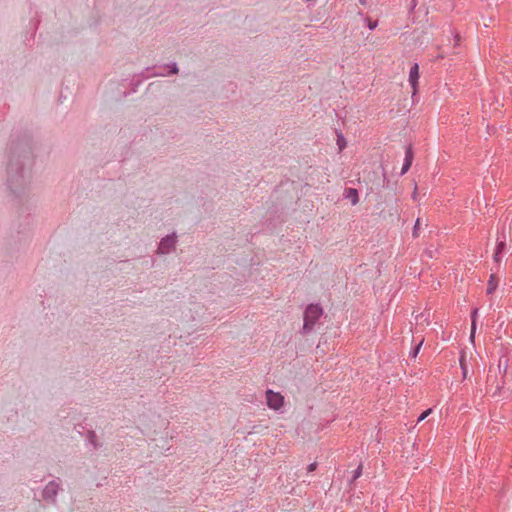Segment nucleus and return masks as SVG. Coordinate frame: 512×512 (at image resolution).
Returning <instances> with one entry per match:
<instances>
[{
  "instance_id": "nucleus-1",
  "label": "nucleus",
  "mask_w": 512,
  "mask_h": 512,
  "mask_svg": "<svg viewBox=\"0 0 512 512\" xmlns=\"http://www.w3.org/2000/svg\"><path fill=\"white\" fill-rule=\"evenodd\" d=\"M323 310L317 304H310L304 311V324H303V333H310L319 318L322 316Z\"/></svg>"
},
{
  "instance_id": "nucleus-3",
  "label": "nucleus",
  "mask_w": 512,
  "mask_h": 512,
  "mask_svg": "<svg viewBox=\"0 0 512 512\" xmlns=\"http://www.w3.org/2000/svg\"><path fill=\"white\" fill-rule=\"evenodd\" d=\"M266 403L270 409L280 410L284 405V397L271 389L266 391Z\"/></svg>"
},
{
  "instance_id": "nucleus-2",
  "label": "nucleus",
  "mask_w": 512,
  "mask_h": 512,
  "mask_svg": "<svg viewBox=\"0 0 512 512\" xmlns=\"http://www.w3.org/2000/svg\"><path fill=\"white\" fill-rule=\"evenodd\" d=\"M61 490V484L59 480H52L46 484L42 491V498L48 503L56 504L57 495Z\"/></svg>"
},
{
  "instance_id": "nucleus-23",
  "label": "nucleus",
  "mask_w": 512,
  "mask_h": 512,
  "mask_svg": "<svg viewBox=\"0 0 512 512\" xmlns=\"http://www.w3.org/2000/svg\"><path fill=\"white\" fill-rule=\"evenodd\" d=\"M150 76H165L166 74L163 71H155L149 74Z\"/></svg>"
},
{
  "instance_id": "nucleus-15",
  "label": "nucleus",
  "mask_w": 512,
  "mask_h": 512,
  "mask_svg": "<svg viewBox=\"0 0 512 512\" xmlns=\"http://www.w3.org/2000/svg\"><path fill=\"white\" fill-rule=\"evenodd\" d=\"M362 475V465L360 464L353 472L352 481H355Z\"/></svg>"
},
{
  "instance_id": "nucleus-7",
  "label": "nucleus",
  "mask_w": 512,
  "mask_h": 512,
  "mask_svg": "<svg viewBox=\"0 0 512 512\" xmlns=\"http://www.w3.org/2000/svg\"><path fill=\"white\" fill-rule=\"evenodd\" d=\"M345 197L350 199L353 205H356L359 202L358 191L354 188H347L345 190Z\"/></svg>"
},
{
  "instance_id": "nucleus-10",
  "label": "nucleus",
  "mask_w": 512,
  "mask_h": 512,
  "mask_svg": "<svg viewBox=\"0 0 512 512\" xmlns=\"http://www.w3.org/2000/svg\"><path fill=\"white\" fill-rule=\"evenodd\" d=\"M20 178L22 179V175H18V174L15 177L12 175L9 177V186H10L11 190H13L14 192H16V189L18 186L17 183Z\"/></svg>"
},
{
  "instance_id": "nucleus-5",
  "label": "nucleus",
  "mask_w": 512,
  "mask_h": 512,
  "mask_svg": "<svg viewBox=\"0 0 512 512\" xmlns=\"http://www.w3.org/2000/svg\"><path fill=\"white\" fill-rule=\"evenodd\" d=\"M413 159H414L413 149H412V146L409 145L406 147V150H405V159H404V163H403V166L401 169V175H404L405 173L408 172V170L410 169V167L412 165Z\"/></svg>"
},
{
  "instance_id": "nucleus-14",
  "label": "nucleus",
  "mask_w": 512,
  "mask_h": 512,
  "mask_svg": "<svg viewBox=\"0 0 512 512\" xmlns=\"http://www.w3.org/2000/svg\"><path fill=\"white\" fill-rule=\"evenodd\" d=\"M88 439H89L90 443L94 446V448H97L98 444H97V441H96V434H95V432L90 431L89 434H88Z\"/></svg>"
},
{
  "instance_id": "nucleus-18",
  "label": "nucleus",
  "mask_w": 512,
  "mask_h": 512,
  "mask_svg": "<svg viewBox=\"0 0 512 512\" xmlns=\"http://www.w3.org/2000/svg\"><path fill=\"white\" fill-rule=\"evenodd\" d=\"M366 22H367V26L370 30H374L378 25V21H372L370 19H366Z\"/></svg>"
},
{
  "instance_id": "nucleus-25",
  "label": "nucleus",
  "mask_w": 512,
  "mask_h": 512,
  "mask_svg": "<svg viewBox=\"0 0 512 512\" xmlns=\"http://www.w3.org/2000/svg\"><path fill=\"white\" fill-rule=\"evenodd\" d=\"M361 4H365L366 3V0H359Z\"/></svg>"
},
{
  "instance_id": "nucleus-6",
  "label": "nucleus",
  "mask_w": 512,
  "mask_h": 512,
  "mask_svg": "<svg viewBox=\"0 0 512 512\" xmlns=\"http://www.w3.org/2000/svg\"><path fill=\"white\" fill-rule=\"evenodd\" d=\"M418 80H419V66L417 63H415L410 68V72H409V82L413 88V94L416 93Z\"/></svg>"
},
{
  "instance_id": "nucleus-20",
  "label": "nucleus",
  "mask_w": 512,
  "mask_h": 512,
  "mask_svg": "<svg viewBox=\"0 0 512 512\" xmlns=\"http://www.w3.org/2000/svg\"><path fill=\"white\" fill-rule=\"evenodd\" d=\"M419 225H420V219L418 218L415 222V225H414V229H413V236L414 237H417L418 236V229H419Z\"/></svg>"
},
{
  "instance_id": "nucleus-4",
  "label": "nucleus",
  "mask_w": 512,
  "mask_h": 512,
  "mask_svg": "<svg viewBox=\"0 0 512 512\" xmlns=\"http://www.w3.org/2000/svg\"><path fill=\"white\" fill-rule=\"evenodd\" d=\"M176 243L177 237L175 233L167 235L166 237L161 239L157 252L162 255L169 254L171 251L175 249Z\"/></svg>"
},
{
  "instance_id": "nucleus-12",
  "label": "nucleus",
  "mask_w": 512,
  "mask_h": 512,
  "mask_svg": "<svg viewBox=\"0 0 512 512\" xmlns=\"http://www.w3.org/2000/svg\"><path fill=\"white\" fill-rule=\"evenodd\" d=\"M164 68H169V69H170V70H169V72H168V74H177V73L179 72V70H178V66H177V64H176V63H174V62H173V63H171V64H167V65H166V66H164L162 69H164Z\"/></svg>"
},
{
  "instance_id": "nucleus-11",
  "label": "nucleus",
  "mask_w": 512,
  "mask_h": 512,
  "mask_svg": "<svg viewBox=\"0 0 512 512\" xmlns=\"http://www.w3.org/2000/svg\"><path fill=\"white\" fill-rule=\"evenodd\" d=\"M477 313H478V309H474L472 311V314H471V318H472V325H471V335H470V338L473 339L474 338V334H475V330H476V316H477Z\"/></svg>"
},
{
  "instance_id": "nucleus-24",
  "label": "nucleus",
  "mask_w": 512,
  "mask_h": 512,
  "mask_svg": "<svg viewBox=\"0 0 512 512\" xmlns=\"http://www.w3.org/2000/svg\"><path fill=\"white\" fill-rule=\"evenodd\" d=\"M12 170H13V166H12V164H10V165H9V173H11V172H12Z\"/></svg>"
},
{
  "instance_id": "nucleus-13",
  "label": "nucleus",
  "mask_w": 512,
  "mask_h": 512,
  "mask_svg": "<svg viewBox=\"0 0 512 512\" xmlns=\"http://www.w3.org/2000/svg\"><path fill=\"white\" fill-rule=\"evenodd\" d=\"M506 247L505 239L498 241L495 252L502 254Z\"/></svg>"
},
{
  "instance_id": "nucleus-9",
  "label": "nucleus",
  "mask_w": 512,
  "mask_h": 512,
  "mask_svg": "<svg viewBox=\"0 0 512 512\" xmlns=\"http://www.w3.org/2000/svg\"><path fill=\"white\" fill-rule=\"evenodd\" d=\"M339 152L343 151L346 148L347 142L345 137L341 132L337 133V140H336Z\"/></svg>"
},
{
  "instance_id": "nucleus-16",
  "label": "nucleus",
  "mask_w": 512,
  "mask_h": 512,
  "mask_svg": "<svg viewBox=\"0 0 512 512\" xmlns=\"http://www.w3.org/2000/svg\"><path fill=\"white\" fill-rule=\"evenodd\" d=\"M460 365H461L463 378H466L467 377V367L464 363V356H461V358H460Z\"/></svg>"
},
{
  "instance_id": "nucleus-19",
  "label": "nucleus",
  "mask_w": 512,
  "mask_h": 512,
  "mask_svg": "<svg viewBox=\"0 0 512 512\" xmlns=\"http://www.w3.org/2000/svg\"><path fill=\"white\" fill-rule=\"evenodd\" d=\"M432 412V409H427L426 411H424L419 417H418V422H421L423 421L428 415H430V413Z\"/></svg>"
},
{
  "instance_id": "nucleus-22",
  "label": "nucleus",
  "mask_w": 512,
  "mask_h": 512,
  "mask_svg": "<svg viewBox=\"0 0 512 512\" xmlns=\"http://www.w3.org/2000/svg\"><path fill=\"white\" fill-rule=\"evenodd\" d=\"M316 467H317L316 463H311V464L308 465L307 471L308 472H312V471H314L316 469Z\"/></svg>"
},
{
  "instance_id": "nucleus-8",
  "label": "nucleus",
  "mask_w": 512,
  "mask_h": 512,
  "mask_svg": "<svg viewBox=\"0 0 512 512\" xmlns=\"http://www.w3.org/2000/svg\"><path fill=\"white\" fill-rule=\"evenodd\" d=\"M498 286V281L494 275L490 276V279L488 281L487 285V294H492Z\"/></svg>"
},
{
  "instance_id": "nucleus-17",
  "label": "nucleus",
  "mask_w": 512,
  "mask_h": 512,
  "mask_svg": "<svg viewBox=\"0 0 512 512\" xmlns=\"http://www.w3.org/2000/svg\"><path fill=\"white\" fill-rule=\"evenodd\" d=\"M422 343H423V340H421L419 342V344L411 351L410 356L412 358H415L417 356V354H418V352H419V350L421 348Z\"/></svg>"
},
{
  "instance_id": "nucleus-21",
  "label": "nucleus",
  "mask_w": 512,
  "mask_h": 512,
  "mask_svg": "<svg viewBox=\"0 0 512 512\" xmlns=\"http://www.w3.org/2000/svg\"><path fill=\"white\" fill-rule=\"evenodd\" d=\"M493 259L496 263H499L501 261V254L494 252Z\"/></svg>"
}]
</instances>
